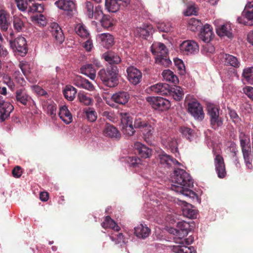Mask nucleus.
I'll return each mask as SVG.
<instances>
[{
    "instance_id": "obj_22",
    "label": "nucleus",
    "mask_w": 253,
    "mask_h": 253,
    "mask_svg": "<svg viewBox=\"0 0 253 253\" xmlns=\"http://www.w3.org/2000/svg\"><path fill=\"white\" fill-rule=\"evenodd\" d=\"M74 84L78 87L82 88L89 91H93L94 86L88 80L81 76H77L74 80Z\"/></svg>"
},
{
    "instance_id": "obj_49",
    "label": "nucleus",
    "mask_w": 253,
    "mask_h": 253,
    "mask_svg": "<svg viewBox=\"0 0 253 253\" xmlns=\"http://www.w3.org/2000/svg\"><path fill=\"white\" fill-rule=\"evenodd\" d=\"M179 131L187 139L191 141L193 136V130L191 128L182 126L179 128Z\"/></svg>"
},
{
    "instance_id": "obj_13",
    "label": "nucleus",
    "mask_w": 253,
    "mask_h": 253,
    "mask_svg": "<svg viewBox=\"0 0 253 253\" xmlns=\"http://www.w3.org/2000/svg\"><path fill=\"white\" fill-rule=\"evenodd\" d=\"M15 97L16 101L24 106H27L30 105L31 102L35 104L34 101L28 94L25 88L17 89L15 92Z\"/></svg>"
},
{
    "instance_id": "obj_40",
    "label": "nucleus",
    "mask_w": 253,
    "mask_h": 253,
    "mask_svg": "<svg viewBox=\"0 0 253 253\" xmlns=\"http://www.w3.org/2000/svg\"><path fill=\"white\" fill-rule=\"evenodd\" d=\"M13 27L17 32H22L23 30L25 27L24 23L20 16H14Z\"/></svg>"
},
{
    "instance_id": "obj_24",
    "label": "nucleus",
    "mask_w": 253,
    "mask_h": 253,
    "mask_svg": "<svg viewBox=\"0 0 253 253\" xmlns=\"http://www.w3.org/2000/svg\"><path fill=\"white\" fill-rule=\"evenodd\" d=\"M58 115L66 124L68 125L73 121L72 115L66 105L60 107Z\"/></svg>"
},
{
    "instance_id": "obj_19",
    "label": "nucleus",
    "mask_w": 253,
    "mask_h": 253,
    "mask_svg": "<svg viewBox=\"0 0 253 253\" xmlns=\"http://www.w3.org/2000/svg\"><path fill=\"white\" fill-rule=\"evenodd\" d=\"M170 86L167 84L159 83L150 86L149 90L155 93L162 95H168L170 92Z\"/></svg>"
},
{
    "instance_id": "obj_46",
    "label": "nucleus",
    "mask_w": 253,
    "mask_h": 253,
    "mask_svg": "<svg viewBox=\"0 0 253 253\" xmlns=\"http://www.w3.org/2000/svg\"><path fill=\"white\" fill-rule=\"evenodd\" d=\"M78 96L80 102L85 105H90L93 102L92 99L84 92H79Z\"/></svg>"
},
{
    "instance_id": "obj_21",
    "label": "nucleus",
    "mask_w": 253,
    "mask_h": 253,
    "mask_svg": "<svg viewBox=\"0 0 253 253\" xmlns=\"http://www.w3.org/2000/svg\"><path fill=\"white\" fill-rule=\"evenodd\" d=\"M129 93L125 91H119L114 93L111 97V99L116 103L120 105H125L129 99Z\"/></svg>"
},
{
    "instance_id": "obj_17",
    "label": "nucleus",
    "mask_w": 253,
    "mask_h": 253,
    "mask_svg": "<svg viewBox=\"0 0 253 253\" xmlns=\"http://www.w3.org/2000/svg\"><path fill=\"white\" fill-rule=\"evenodd\" d=\"M103 134L108 138L119 140L121 134L118 129L112 124L106 123L103 129Z\"/></svg>"
},
{
    "instance_id": "obj_1",
    "label": "nucleus",
    "mask_w": 253,
    "mask_h": 253,
    "mask_svg": "<svg viewBox=\"0 0 253 253\" xmlns=\"http://www.w3.org/2000/svg\"><path fill=\"white\" fill-rule=\"evenodd\" d=\"M172 190L180 193L198 201L197 195L190 188L193 186V181L190 174L185 170L180 169H175L172 180Z\"/></svg>"
},
{
    "instance_id": "obj_31",
    "label": "nucleus",
    "mask_w": 253,
    "mask_h": 253,
    "mask_svg": "<svg viewBox=\"0 0 253 253\" xmlns=\"http://www.w3.org/2000/svg\"><path fill=\"white\" fill-rule=\"evenodd\" d=\"M223 58L226 65L231 66L234 68L239 67L240 63L236 57L229 54H225Z\"/></svg>"
},
{
    "instance_id": "obj_36",
    "label": "nucleus",
    "mask_w": 253,
    "mask_h": 253,
    "mask_svg": "<svg viewBox=\"0 0 253 253\" xmlns=\"http://www.w3.org/2000/svg\"><path fill=\"white\" fill-rule=\"evenodd\" d=\"M154 30L151 25H144L143 27H139L137 29V32L139 36L143 39H146L150 34H152Z\"/></svg>"
},
{
    "instance_id": "obj_51",
    "label": "nucleus",
    "mask_w": 253,
    "mask_h": 253,
    "mask_svg": "<svg viewBox=\"0 0 253 253\" xmlns=\"http://www.w3.org/2000/svg\"><path fill=\"white\" fill-rule=\"evenodd\" d=\"M76 33L80 37L83 38L87 37L89 36L88 31L86 27L83 24H79L76 27Z\"/></svg>"
},
{
    "instance_id": "obj_6",
    "label": "nucleus",
    "mask_w": 253,
    "mask_h": 253,
    "mask_svg": "<svg viewBox=\"0 0 253 253\" xmlns=\"http://www.w3.org/2000/svg\"><path fill=\"white\" fill-rule=\"evenodd\" d=\"M239 138L244 161L248 167L249 165L252 166V159L251 158V148L249 137L244 132H240Z\"/></svg>"
},
{
    "instance_id": "obj_14",
    "label": "nucleus",
    "mask_w": 253,
    "mask_h": 253,
    "mask_svg": "<svg viewBox=\"0 0 253 253\" xmlns=\"http://www.w3.org/2000/svg\"><path fill=\"white\" fill-rule=\"evenodd\" d=\"M180 49L183 54L188 55L198 51L199 46L194 41H185L180 44Z\"/></svg>"
},
{
    "instance_id": "obj_26",
    "label": "nucleus",
    "mask_w": 253,
    "mask_h": 253,
    "mask_svg": "<svg viewBox=\"0 0 253 253\" xmlns=\"http://www.w3.org/2000/svg\"><path fill=\"white\" fill-rule=\"evenodd\" d=\"M216 33L220 37L226 36L228 38L232 37V29L230 24L226 23L216 28Z\"/></svg>"
},
{
    "instance_id": "obj_33",
    "label": "nucleus",
    "mask_w": 253,
    "mask_h": 253,
    "mask_svg": "<svg viewBox=\"0 0 253 253\" xmlns=\"http://www.w3.org/2000/svg\"><path fill=\"white\" fill-rule=\"evenodd\" d=\"M121 5L122 2L118 0H105V7L109 12H117Z\"/></svg>"
},
{
    "instance_id": "obj_23",
    "label": "nucleus",
    "mask_w": 253,
    "mask_h": 253,
    "mask_svg": "<svg viewBox=\"0 0 253 253\" xmlns=\"http://www.w3.org/2000/svg\"><path fill=\"white\" fill-rule=\"evenodd\" d=\"M9 14L4 10H0V27L3 31H6L11 24Z\"/></svg>"
},
{
    "instance_id": "obj_54",
    "label": "nucleus",
    "mask_w": 253,
    "mask_h": 253,
    "mask_svg": "<svg viewBox=\"0 0 253 253\" xmlns=\"http://www.w3.org/2000/svg\"><path fill=\"white\" fill-rule=\"evenodd\" d=\"M13 77L16 82L21 86H24L26 84V82L19 71L14 72Z\"/></svg>"
},
{
    "instance_id": "obj_58",
    "label": "nucleus",
    "mask_w": 253,
    "mask_h": 253,
    "mask_svg": "<svg viewBox=\"0 0 253 253\" xmlns=\"http://www.w3.org/2000/svg\"><path fill=\"white\" fill-rule=\"evenodd\" d=\"M56 111V106L55 104H49L47 106V113L52 118L55 117Z\"/></svg>"
},
{
    "instance_id": "obj_15",
    "label": "nucleus",
    "mask_w": 253,
    "mask_h": 253,
    "mask_svg": "<svg viewBox=\"0 0 253 253\" xmlns=\"http://www.w3.org/2000/svg\"><path fill=\"white\" fill-rule=\"evenodd\" d=\"M214 165L215 170L218 177L220 178H223L226 175V171L225 169V164L223 157L217 154L214 158Z\"/></svg>"
},
{
    "instance_id": "obj_5",
    "label": "nucleus",
    "mask_w": 253,
    "mask_h": 253,
    "mask_svg": "<svg viewBox=\"0 0 253 253\" xmlns=\"http://www.w3.org/2000/svg\"><path fill=\"white\" fill-rule=\"evenodd\" d=\"M185 103L187 104L188 112L196 120L202 121L205 114L201 104L195 98L189 99L186 97Z\"/></svg>"
},
{
    "instance_id": "obj_62",
    "label": "nucleus",
    "mask_w": 253,
    "mask_h": 253,
    "mask_svg": "<svg viewBox=\"0 0 253 253\" xmlns=\"http://www.w3.org/2000/svg\"><path fill=\"white\" fill-rule=\"evenodd\" d=\"M128 162L133 167H136L137 165L141 163V160L136 156L129 157Z\"/></svg>"
},
{
    "instance_id": "obj_53",
    "label": "nucleus",
    "mask_w": 253,
    "mask_h": 253,
    "mask_svg": "<svg viewBox=\"0 0 253 253\" xmlns=\"http://www.w3.org/2000/svg\"><path fill=\"white\" fill-rule=\"evenodd\" d=\"M142 130L144 131V139L147 141V139H149L152 135L154 132V127L148 123L147 124V126H145Z\"/></svg>"
},
{
    "instance_id": "obj_7",
    "label": "nucleus",
    "mask_w": 253,
    "mask_h": 253,
    "mask_svg": "<svg viewBox=\"0 0 253 253\" xmlns=\"http://www.w3.org/2000/svg\"><path fill=\"white\" fill-rule=\"evenodd\" d=\"M146 101L155 110L164 111L168 110L170 107V102L163 97L159 96H148Z\"/></svg>"
},
{
    "instance_id": "obj_56",
    "label": "nucleus",
    "mask_w": 253,
    "mask_h": 253,
    "mask_svg": "<svg viewBox=\"0 0 253 253\" xmlns=\"http://www.w3.org/2000/svg\"><path fill=\"white\" fill-rule=\"evenodd\" d=\"M93 5L90 1H87L85 3V8L86 9V14L88 17L92 19L93 17Z\"/></svg>"
},
{
    "instance_id": "obj_52",
    "label": "nucleus",
    "mask_w": 253,
    "mask_h": 253,
    "mask_svg": "<svg viewBox=\"0 0 253 253\" xmlns=\"http://www.w3.org/2000/svg\"><path fill=\"white\" fill-rule=\"evenodd\" d=\"M190 225L186 222H180L177 224V229L182 231L183 236H187L188 233Z\"/></svg>"
},
{
    "instance_id": "obj_59",
    "label": "nucleus",
    "mask_w": 253,
    "mask_h": 253,
    "mask_svg": "<svg viewBox=\"0 0 253 253\" xmlns=\"http://www.w3.org/2000/svg\"><path fill=\"white\" fill-rule=\"evenodd\" d=\"M3 83L5 84L12 91L14 90L15 84L9 77L8 76H4Z\"/></svg>"
},
{
    "instance_id": "obj_30",
    "label": "nucleus",
    "mask_w": 253,
    "mask_h": 253,
    "mask_svg": "<svg viewBox=\"0 0 253 253\" xmlns=\"http://www.w3.org/2000/svg\"><path fill=\"white\" fill-rule=\"evenodd\" d=\"M163 145L168 149L170 150L172 153H176L178 151L177 140L172 137H168L166 139H163Z\"/></svg>"
},
{
    "instance_id": "obj_10",
    "label": "nucleus",
    "mask_w": 253,
    "mask_h": 253,
    "mask_svg": "<svg viewBox=\"0 0 253 253\" xmlns=\"http://www.w3.org/2000/svg\"><path fill=\"white\" fill-rule=\"evenodd\" d=\"M9 42L12 49L16 50L21 56H23L27 53V44L25 38L18 37L13 41L10 40Z\"/></svg>"
},
{
    "instance_id": "obj_35",
    "label": "nucleus",
    "mask_w": 253,
    "mask_h": 253,
    "mask_svg": "<svg viewBox=\"0 0 253 253\" xmlns=\"http://www.w3.org/2000/svg\"><path fill=\"white\" fill-rule=\"evenodd\" d=\"M77 93V89L71 85H66L63 90V94L65 98L69 101H73Z\"/></svg>"
},
{
    "instance_id": "obj_48",
    "label": "nucleus",
    "mask_w": 253,
    "mask_h": 253,
    "mask_svg": "<svg viewBox=\"0 0 253 253\" xmlns=\"http://www.w3.org/2000/svg\"><path fill=\"white\" fill-rule=\"evenodd\" d=\"M34 0H15L17 7L21 11H25L29 6V3Z\"/></svg>"
},
{
    "instance_id": "obj_32",
    "label": "nucleus",
    "mask_w": 253,
    "mask_h": 253,
    "mask_svg": "<svg viewBox=\"0 0 253 253\" xmlns=\"http://www.w3.org/2000/svg\"><path fill=\"white\" fill-rule=\"evenodd\" d=\"M101 226L105 229L111 228L117 232L120 230V227L110 216L105 217L104 221L101 223Z\"/></svg>"
},
{
    "instance_id": "obj_60",
    "label": "nucleus",
    "mask_w": 253,
    "mask_h": 253,
    "mask_svg": "<svg viewBox=\"0 0 253 253\" xmlns=\"http://www.w3.org/2000/svg\"><path fill=\"white\" fill-rule=\"evenodd\" d=\"M198 13L197 8L194 5L188 6L186 10L184 12L185 16H190L192 15H196Z\"/></svg>"
},
{
    "instance_id": "obj_41",
    "label": "nucleus",
    "mask_w": 253,
    "mask_h": 253,
    "mask_svg": "<svg viewBox=\"0 0 253 253\" xmlns=\"http://www.w3.org/2000/svg\"><path fill=\"white\" fill-rule=\"evenodd\" d=\"M242 76L249 84H253V67H248L244 69Z\"/></svg>"
},
{
    "instance_id": "obj_57",
    "label": "nucleus",
    "mask_w": 253,
    "mask_h": 253,
    "mask_svg": "<svg viewBox=\"0 0 253 253\" xmlns=\"http://www.w3.org/2000/svg\"><path fill=\"white\" fill-rule=\"evenodd\" d=\"M157 28L160 31L168 32L171 29V26L169 23H161L158 24Z\"/></svg>"
},
{
    "instance_id": "obj_45",
    "label": "nucleus",
    "mask_w": 253,
    "mask_h": 253,
    "mask_svg": "<svg viewBox=\"0 0 253 253\" xmlns=\"http://www.w3.org/2000/svg\"><path fill=\"white\" fill-rule=\"evenodd\" d=\"M28 11L30 12H38L40 13H42L44 10V6L42 4H39L37 3H29L28 6Z\"/></svg>"
},
{
    "instance_id": "obj_44",
    "label": "nucleus",
    "mask_w": 253,
    "mask_h": 253,
    "mask_svg": "<svg viewBox=\"0 0 253 253\" xmlns=\"http://www.w3.org/2000/svg\"><path fill=\"white\" fill-rule=\"evenodd\" d=\"M156 63L165 67H168L171 63L170 60L167 58V55L159 54L156 58Z\"/></svg>"
},
{
    "instance_id": "obj_47",
    "label": "nucleus",
    "mask_w": 253,
    "mask_h": 253,
    "mask_svg": "<svg viewBox=\"0 0 253 253\" xmlns=\"http://www.w3.org/2000/svg\"><path fill=\"white\" fill-rule=\"evenodd\" d=\"M148 123L146 120L140 117L139 116L136 117L134 122V127L135 128L142 129L147 126Z\"/></svg>"
},
{
    "instance_id": "obj_38",
    "label": "nucleus",
    "mask_w": 253,
    "mask_h": 253,
    "mask_svg": "<svg viewBox=\"0 0 253 253\" xmlns=\"http://www.w3.org/2000/svg\"><path fill=\"white\" fill-rule=\"evenodd\" d=\"M168 95L172 96L174 100L180 101L184 95L182 88L179 86H175L174 87L170 88V92Z\"/></svg>"
},
{
    "instance_id": "obj_28",
    "label": "nucleus",
    "mask_w": 253,
    "mask_h": 253,
    "mask_svg": "<svg viewBox=\"0 0 253 253\" xmlns=\"http://www.w3.org/2000/svg\"><path fill=\"white\" fill-rule=\"evenodd\" d=\"M102 45L106 48H110L114 43V38L109 33H103L99 35Z\"/></svg>"
},
{
    "instance_id": "obj_8",
    "label": "nucleus",
    "mask_w": 253,
    "mask_h": 253,
    "mask_svg": "<svg viewBox=\"0 0 253 253\" xmlns=\"http://www.w3.org/2000/svg\"><path fill=\"white\" fill-rule=\"evenodd\" d=\"M237 21L246 26H253V2L248 3Z\"/></svg>"
},
{
    "instance_id": "obj_16",
    "label": "nucleus",
    "mask_w": 253,
    "mask_h": 253,
    "mask_svg": "<svg viewBox=\"0 0 253 253\" xmlns=\"http://www.w3.org/2000/svg\"><path fill=\"white\" fill-rule=\"evenodd\" d=\"M49 31L52 37L58 43L61 44L64 42V35L61 27L57 23L53 22L50 24Z\"/></svg>"
},
{
    "instance_id": "obj_43",
    "label": "nucleus",
    "mask_w": 253,
    "mask_h": 253,
    "mask_svg": "<svg viewBox=\"0 0 253 253\" xmlns=\"http://www.w3.org/2000/svg\"><path fill=\"white\" fill-rule=\"evenodd\" d=\"M32 21L40 26H44L46 24V21L45 16L42 14H36L31 17Z\"/></svg>"
},
{
    "instance_id": "obj_55",
    "label": "nucleus",
    "mask_w": 253,
    "mask_h": 253,
    "mask_svg": "<svg viewBox=\"0 0 253 253\" xmlns=\"http://www.w3.org/2000/svg\"><path fill=\"white\" fill-rule=\"evenodd\" d=\"M134 128V125L133 126L132 124L122 126L123 132L126 135L132 136L135 132Z\"/></svg>"
},
{
    "instance_id": "obj_27",
    "label": "nucleus",
    "mask_w": 253,
    "mask_h": 253,
    "mask_svg": "<svg viewBox=\"0 0 253 253\" xmlns=\"http://www.w3.org/2000/svg\"><path fill=\"white\" fill-rule=\"evenodd\" d=\"M134 233L138 238L145 239L149 236L150 229L148 227L140 224L134 228Z\"/></svg>"
},
{
    "instance_id": "obj_61",
    "label": "nucleus",
    "mask_w": 253,
    "mask_h": 253,
    "mask_svg": "<svg viewBox=\"0 0 253 253\" xmlns=\"http://www.w3.org/2000/svg\"><path fill=\"white\" fill-rule=\"evenodd\" d=\"M93 17L96 20L100 19L102 18L103 15V12L100 6L98 5L95 7V10L93 11Z\"/></svg>"
},
{
    "instance_id": "obj_50",
    "label": "nucleus",
    "mask_w": 253,
    "mask_h": 253,
    "mask_svg": "<svg viewBox=\"0 0 253 253\" xmlns=\"http://www.w3.org/2000/svg\"><path fill=\"white\" fill-rule=\"evenodd\" d=\"M101 25L105 28H108L113 26L112 19L109 15H103L100 20Z\"/></svg>"
},
{
    "instance_id": "obj_12",
    "label": "nucleus",
    "mask_w": 253,
    "mask_h": 253,
    "mask_svg": "<svg viewBox=\"0 0 253 253\" xmlns=\"http://www.w3.org/2000/svg\"><path fill=\"white\" fill-rule=\"evenodd\" d=\"M158 159L160 164L165 168H169L176 165H180V164L175 159L170 155L163 152L159 154Z\"/></svg>"
},
{
    "instance_id": "obj_25",
    "label": "nucleus",
    "mask_w": 253,
    "mask_h": 253,
    "mask_svg": "<svg viewBox=\"0 0 253 253\" xmlns=\"http://www.w3.org/2000/svg\"><path fill=\"white\" fill-rule=\"evenodd\" d=\"M103 57L104 60L111 65L118 64L121 61L120 57L116 53L111 51L104 53Z\"/></svg>"
},
{
    "instance_id": "obj_39",
    "label": "nucleus",
    "mask_w": 253,
    "mask_h": 253,
    "mask_svg": "<svg viewBox=\"0 0 253 253\" xmlns=\"http://www.w3.org/2000/svg\"><path fill=\"white\" fill-rule=\"evenodd\" d=\"M162 76L165 80L174 84L178 83V78L169 70H165L162 73Z\"/></svg>"
},
{
    "instance_id": "obj_4",
    "label": "nucleus",
    "mask_w": 253,
    "mask_h": 253,
    "mask_svg": "<svg viewBox=\"0 0 253 253\" xmlns=\"http://www.w3.org/2000/svg\"><path fill=\"white\" fill-rule=\"evenodd\" d=\"M169 231L171 233L174 235L180 240L179 243L180 245H173L169 247L172 252L176 253H196V251L193 247L182 245L183 244L184 241L185 240L183 238L186 236H183L182 231L175 228H171Z\"/></svg>"
},
{
    "instance_id": "obj_37",
    "label": "nucleus",
    "mask_w": 253,
    "mask_h": 253,
    "mask_svg": "<svg viewBox=\"0 0 253 253\" xmlns=\"http://www.w3.org/2000/svg\"><path fill=\"white\" fill-rule=\"evenodd\" d=\"M119 115L122 126L132 124L133 118L129 112H121Z\"/></svg>"
},
{
    "instance_id": "obj_29",
    "label": "nucleus",
    "mask_w": 253,
    "mask_h": 253,
    "mask_svg": "<svg viewBox=\"0 0 253 253\" xmlns=\"http://www.w3.org/2000/svg\"><path fill=\"white\" fill-rule=\"evenodd\" d=\"M80 70L81 73L88 77L90 79H95L96 77V70L92 64H85L81 68Z\"/></svg>"
},
{
    "instance_id": "obj_18",
    "label": "nucleus",
    "mask_w": 253,
    "mask_h": 253,
    "mask_svg": "<svg viewBox=\"0 0 253 253\" xmlns=\"http://www.w3.org/2000/svg\"><path fill=\"white\" fill-rule=\"evenodd\" d=\"M55 4L60 9L67 12L69 15H72L76 10L75 4L73 0H59L55 2Z\"/></svg>"
},
{
    "instance_id": "obj_3",
    "label": "nucleus",
    "mask_w": 253,
    "mask_h": 253,
    "mask_svg": "<svg viewBox=\"0 0 253 253\" xmlns=\"http://www.w3.org/2000/svg\"><path fill=\"white\" fill-rule=\"evenodd\" d=\"M207 111L211 127L214 130L221 127L223 125L224 119L219 105L207 103Z\"/></svg>"
},
{
    "instance_id": "obj_20",
    "label": "nucleus",
    "mask_w": 253,
    "mask_h": 253,
    "mask_svg": "<svg viewBox=\"0 0 253 253\" xmlns=\"http://www.w3.org/2000/svg\"><path fill=\"white\" fill-rule=\"evenodd\" d=\"M134 148L135 153L142 158H147L152 155V150L140 142H137L135 143Z\"/></svg>"
},
{
    "instance_id": "obj_63",
    "label": "nucleus",
    "mask_w": 253,
    "mask_h": 253,
    "mask_svg": "<svg viewBox=\"0 0 253 253\" xmlns=\"http://www.w3.org/2000/svg\"><path fill=\"white\" fill-rule=\"evenodd\" d=\"M12 173L15 178H19L22 173V168L20 166H16L12 170Z\"/></svg>"
},
{
    "instance_id": "obj_34",
    "label": "nucleus",
    "mask_w": 253,
    "mask_h": 253,
    "mask_svg": "<svg viewBox=\"0 0 253 253\" xmlns=\"http://www.w3.org/2000/svg\"><path fill=\"white\" fill-rule=\"evenodd\" d=\"M184 207L183 209V214L190 218H194L197 217V211L193 209L192 205L184 202Z\"/></svg>"
},
{
    "instance_id": "obj_64",
    "label": "nucleus",
    "mask_w": 253,
    "mask_h": 253,
    "mask_svg": "<svg viewBox=\"0 0 253 253\" xmlns=\"http://www.w3.org/2000/svg\"><path fill=\"white\" fill-rule=\"evenodd\" d=\"M244 92L251 99L253 100V87L246 86L243 88Z\"/></svg>"
},
{
    "instance_id": "obj_42",
    "label": "nucleus",
    "mask_w": 253,
    "mask_h": 253,
    "mask_svg": "<svg viewBox=\"0 0 253 253\" xmlns=\"http://www.w3.org/2000/svg\"><path fill=\"white\" fill-rule=\"evenodd\" d=\"M84 113L87 120L90 122H94L97 118L96 112L93 108H88L84 110Z\"/></svg>"
},
{
    "instance_id": "obj_2",
    "label": "nucleus",
    "mask_w": 253,
    "mask_h": 253,
    "mask_svg": "<svg viewBox=\"0 0 253 253\" xmlns=\"http://www.w3.org/2000/svg\"><path fill=\"white\" fill-rule=\"evenodd\" d=\"M98 76L103 84L109 87H114L119 84V70L116 65H110L101 69Z\"/></svg>"
},
{
    "instance_id": "obj_9",
    "label": "nucleus",
    "mask_w": 253,
    "mask_h": 253,
    "mask_svg": "<svg viewBox=\"0 0 253 253\" xmlns=\"http://www.w3.org/2000/svg\"><path fill=\"white\" fill-rule=\"evenodd\" d=\"M188 28L192 31L200 30L198 37L199 40L204 42H206V25H203L200 20L192 18L188 21Z\"/></svg>"
},
{
    "instance_id": "obj_11",
    "label": "nucleus",
    "mask_w": 253,
    "mask_h": 253,
    "mask_svg": "<svg viewBox=\"0 0 253 253\" xmlns=\"http://www.w3.org/2000/svg\"><path fill=\"white\" fill-rule=\"evenodd\" d=\"M127 78L128 81L133 85H137L142 80L141 72L133 66L128 67L126 69Z\"/></svg>"
}]
</instances>
